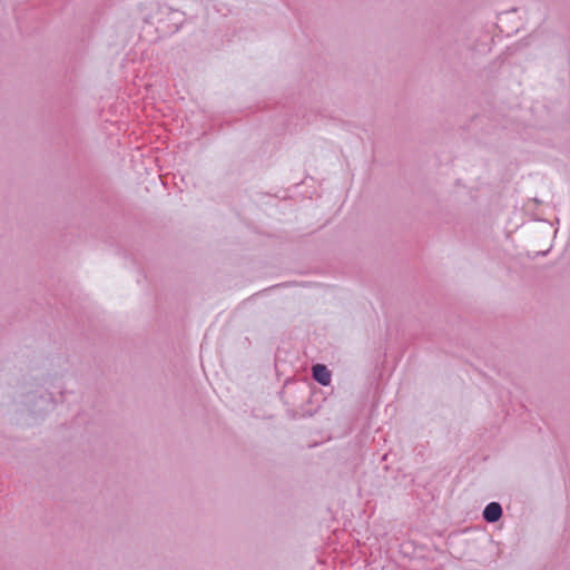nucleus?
Masks as SVG:
<instances>
[{"label": "nucleus", "mask_w": 570, "mask_h": 570, "mask_svg": "<svg viewBox=\"0 0 570 570\" xmlns=\"http://www.w3.org/2000/svg\"><path fill=\"white\" fill-rule=\"evenodd\" d=\"M313 377L322 385H328L331 383V372L323 364H316L312 368Z\"/></svg>", "instance_id": "1"}, {"label": "nucleus", "mask_w": 570, "mask_h": 570, "mask_svg": "<svg viewBox=\"0 0 570 570\" xmlns=\"http://www.w3.org/2000/svg\"><path fill=\"white\" fill-rule=\"evenodd\" d=\"M501 515H502V508L497 502L489 503L483 511V518L488 522H495L501 518Z\"/></svg>", "instance_id": "2"}]
</instances>
